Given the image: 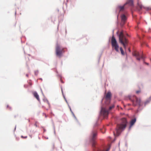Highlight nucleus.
I'll return each instance as SVG.
<instances>
[{
    "label": "nucleus",
    "instance_id": "6ab92c4d",
    "mask_svg": "<svg viewBox=\"0 0 151 151\" xmlns=\"http://www.w3.org/2000/svg\"><path fill=\"white\" fill-rule=\"evenodd\" d=\"M114 107V105H112L111 106H110L109 107V110H111L112 108H113Z\"/></svg>",
    "mask_w": 151,
    "mask_h": 151
},
{
    "label": "nucleus",
    "instance_id": "412c9836",
    "mask_svg": "<svg viewBox=\"0 0 151 151\" xmlns=\"http://www.w3.org/2000/svg\"><path fill=\"white\" fill-rule=\"evenodd\" d=\"M7 108L9 109H11V107H10L9 105H7Z\"/></svg>",
    "mask_w": 151,
    "mask_h": 151
},
{
    "label": "nucleus",
    "instance_id": "4be33fe9",
    "mask_svg": "<svg viewBox=\"0 0 151 151\" xmlns=\"http://www.w3.org/2000/svg\"><path fill=\"white\" fill-rule=\"evenodd\" d=\"M21 137L23 138H27V136L24 137L23 136H21Z\"/></svg>",
    "mask_w": 151,
    "mask_h": 151
},
{
    "label": "nucleus",
    "instance_id": "f03ea898",
    "mask_svg": "<svg viewBox=\"0 0 151 151\" xmlns=\"http://www.w3.org/2000/svg\"><path fill=\"white\" fill-rule=\"evenodd\" d=\"M119 42L123 45L125 49L126 48V46L128 43V40L124 35L123 31H121L119 35Z\"/></svg>",
    "mask_w": 151,
    "mask_h": 151
},
{
    "label": "nucleus",
    "instance_id": "5701e85b",
    "mask_svg": "<svg viewBox=\"0 0 151 151\" xmlns=\"http://www.w3.org/2000/svg\"><path fill=\"white\" fill-rule=\"evenodd\" d=\"M60 81H61V82L62 83H64V82H63V81H62V80L61 79H60Z\"/></svg>",
    "mask_w": 151,
    "mask_h": 151
},
{
    "label": "nucleus",
    "instance_id": "cd10ccee",
    "mask_svg": "<svg viewBox=\"0 0 151 151\" xmlns=\"http://www.w3.org/2000/svg\"><path fill=\"white\" fill-rule=\"evenodd\" d=\"M45 117H46V115L45 114Z\"/></svg>",
    "mask_w": 151,
    "mask_h": 151
},
{
    "label": "nucleus",
    "instance_id": "0eeeda50",
    "mask_svg": "<svg viewBox=\"0 0 151 151\" xmlns=\"http://www.w3.org/2000/svg\"><path fill=\"white\" fill-rule=\"evenodd\" d=\"M133 55L136 57L137 60H139L140 59H143L144 57L142 54H140L137 51H134L133 52Z\"/></svg>",
    "mask_w": 151,
    "mask_h": 151
},
{
    "label": "nucleus",
    "instance_id": "6e6552de",
    "mask_svg": "<svg viewBox=\"0 0 151 151\" xmlns=\"http://www.w3.org/2000/svg\"><path fill=\"white\" fill-rule=\"evenodd\" d=\"M101 111L104 116H107L109 113V111L105 108H102Z\"/></svg>",
    "mask_w": 151,
    "mask_h": 151
},
{
    "label": "nucleus",
    "instance_id": "2eb2a0df",
    "mask_svg": "<svg viewBox=\"0 0 151 151\" xmlns=\"http://www.w3.org/2000/svg\"><path fill=\"white\" fill-rule=\"evenodd\" d=\"M137 6L140 9H141L143 8L142 5L138 1L137 2Z\"/></svg>",
    "mask_w": 151,
    "mask_h": 151
},
{
    "label": "nucleus",
    "instance_id": "c756f323",
    "mask_svg": "<svg viewBox=\"0 0 151 151\" xmlns=\"http://www.w3.org/2000/svg\"><path fill=\"white\" fill-rule=\"evenodd\" d=\"M129 52H130V49H129Z\"/></svg>",
    "mask_w": 151,
    "mask_h": 151
},
{
    "label": "nucleus",
    "instance_id": "9d476101",
    "mask_svg": "<svg viewBox=\"0 0 151 151\" xmlns=\"http://www.w3.org/2000/svg\"><path fill=\"white\" fill-rule=\"evenodd\" d=\"M136 121V119L134 118L133 119H132L130 122V125L129 127V129H130L132 127Z\"/></svg>",
    "mask_w": 151,
    "mask_h": 151
},
{
    "label": "nucleus",
    "instance_id": "393cba45",
    "mask_svg": "<svg viewBox=\"0 0 151 151\" xmlns=\"http://www.w3.org/2000/svg\"><path fill=\"white\" fill-rule=\"evenodd\" d=\"M146 63L147 65H148L149 64V63Z\"/></svg>",
    "mask_w": 151,
    "mask_h": 151
},
{
    "label": "nucleus",
    "instance_id": "a211bd4d",
    "mask_svg": "<svg viewBox=\"0 0 151 151\" xmlns=\"http://www.w3.org/2000/svg\"><path fill=\"white\" fill-rule=\"evenodd\" d=\"M61 90L62 92L63 95V97L64 98V99H65L66 102H67V100H66V98H65V96L63 94V89H62V88H61Z\"/></svg>",
    "mask_w": 151,
    "mask_h": 151
},
{
    "label": "nucleus",
    "instance_id": "a878e982",
    "mask_svg": "<svg viewBox=\"0 0 151 151\" xmlns=\"http://www.w3.org/2000/svg\"><path fill=\"white\" fill-rule=\"evenodd\" d=\"M29 84H30V85H32V84L31 83H29Z\"/></svg>",
    "mask_w": 151,
    "mask_h": 151
},
{
    "label": "nucleus",
    "instance_id": "ddd939ff",
    "mask_svg": "<svg viewBox=\"0 0 151 151\" xmlns=\"http://www.w3.org/2000/svg\"><path fill=\"white\" fill-rule=\"evenodd\" d=\"M126 4H128L130 6H132L133 4L132 0H128Z\"/></svg>",
    "mask_w": 151,
    "mask_h": 151
},
{
    "label": "nucleus",
    "instance_id": "f8f14e48",
    "mask_svg": "<svg viewBox=\"0 0 151 151\" xmlns=\"http://www.w3.org/2000/svg\"><path fill=\"white\" fill-rule=\"evenodd\" d=\"M111 93L110 92H108L106 95V98L107 99H110L111 96Z\"/></svg>",
    "mask_w": 151,
    "mask_h": 151
},
{
    "label": "nucleus",
    "instance_id": "bb28decb",
    "mask_svg": "<svg viewBox=\"0 0 151 151\" xmlns=\"http://www.w3.org/2000/svg\"><path fill=\"white\" fill-rule=\"evenodd\" d=\"M101 132H102L103 133H104L105 132H103L102 131H101Z\"/></svg>",
    "mask_w": 151,
    "mask_h": 151
},
{
    "label": "nucleus",
    "instance_id": "dca6fc26",
    "mask_svg": "<svg viewBox=\"0 0 151 151\" xmlns=\"http://www.w3.org/2000/svg\"><path fill=\"white\" fill-rule=\"evenodd\" d=\"M120 49L122 54L123 55H124V52L123 50V49L122 47H121Z\"/></svg>",
    "mask_w": 151,
    "mask_h": 151
},
{
    "label": "nucleus",
    "instance_id": "aec40b11",
    "mask_svg": "<svg viewBox=\"0 0 151 151\" xmlns=\"http://www.w3.org/2000/svg\"><path fill=\"white\" fill-rule=\"evenodd\" d=\"M140 91H141L140 90H139V91H136V93L138 94L140 92Z\"/></svg>",
    "mask_w": 151,
    "mask_h": 151
},
{
    "label": "nucleus",
    "instance_id": "f257e3e1",
    "mask_svg": "<svg viewBox=\"0 0 151 151\" xmlns=\"http://www.w3.org/2000/svg\"><path fill=\"white\" fill-rule=\"evenodd\" d=\"M127 123L125 118H124L121 119V122L120 124L117 125V128L116 130L117 136H118L121 132L124 129Z\"/></svg>",
    "mask_w": 151,
    "mask_h": 151
},
{
    "label": "nucleus",
    "instance_id": "20e7f679",
    "mask_svg": "<svg viewBox=\"0 0 151 151\" xmlns=\"http://www.w3.org/2000/svg\"><path fill=\"white\" fill-rule=\"evenodd\" d=\"M111 44L113 48L117 52H119V46L115 38L113 36L111 40Z\"/></svg>",
    "mask_w": 151,
    "mask_h": 151
},
{
    "label": "nucleus",
    "instance_id": "c85d7f7f",
    "mask_svg": "<svg viewBox=\"0 0 151 151\" xmlns=\"http://www.w3.org/2000/svg\"><path fill=\"white\" fill-rule=\"evenodd\" d=\"M70 111H71V108L70 107Z\"/></svg>",
    "mask_w": 151,
    "mask_h": 151
},
{
    "label": "nucleus",
    "instance_id": "9b49d317",
    "mask_svg": "<svg viewBox=\"0 0 151 151\" xmlns=\"http://www.w3.org/2000/svg\"><path fill=\"white\" fill-rule=\"evenodd\" d=\"M33 95L34 97L39 101H40V99L39 97V96L36 92H34L33 93Z\"/></svg>",
    "mask_w": 151,
    "mask_h": 151
},
{
    "label": "nucleus",
    "instance_id": "f3484780",
    "mask_svg": "<svg viewBox=\"0 0 151 151\" xmlns=\"http://www.w3.org/2000/svg\"><path fill=\"white\" fill-rule=\"evenodd\" d=\"M46 103L47 105V106L48 108H50V104H49V101H48L47 100L46 101Z\"/></svg>",
    "mask_w": 151,
    "mask_h": 151
},
{
    "label": "nucleus",
    "instance_id": "4468645a",
    "mask_svg": "<svg viewBox=\"0 0 151 151\" xmlns=\"http://www.w3.org/2000/svg\"><path fill=\"white\" fill-rule=\"evenodd\" d=\"M117 8L119 9L120 12L123 11L124 9V6H119Z\"/></svg>",
    "mask_w": 151,
    "mask_h": 151
},
{
    "label": "nucleus",
    "instance_id": "7ed1b4c3",
    "mask_svg": "<svg viewBox=\"0 0 151 151\" xmlns=\"http://www.w3.org/2000/svg\"><path fill=\"white\" fill-rule=\"evenodd\" d=\"M64 48H62L60 46L57 44L55 48L56 53L57 56L60 57L62 56V54L64 52Z\"/></svg>",
    "mask_w": 151,
    "mask_h": 151
},
{
    "label": "nucleus",
    "instance_id": "1a4fd4ad",
    "mask_svg": "<svg viewBox=\"0 0 151 151\" xmlns=\"http://www.w3.org/2000/svg\"><path fill=\"white\" fill-rule=\"evenodd\" d=\"M121 21H122L121 25H123L124 24V23L127 20V18H126V16L125 15H124V14H122L121 15Z\"/></svg>",
    "mask_w": 151,
    "mask_h": 151
},
{
    "label": "nucleus",
    "instance_id": "423d86ee",
    "mask_svg": "<svg viewBox=\"0 0 151 151\" xmlns=\"http://www.w3.org/2000/svg\"><path fill=\"white\" fill-rule=\"evenodd\" d=\"M97 136V131L95 130L93 131L92 132V135L91 136V139L92 142V146L93 147H95L96 142L95 140L96 139Z\"/></svg>",
    "mask_w": 151,
    "mask_h": 151
},
{
    "label": "nucleus",
    "instance_id": "7c9ffc66",
    "mask_svg": "<svg viewBox=\"0 0 151 151\" xmlns=\"http://www.w3.org/2000/svg\"><path fill=\"white\" fill-rule=\"evenodd\" d=\"M127 36H129V35H128L127 34Z\"/></svg>",
    "mask_w": 151,
    "mask_h": 151
},
{
    "label": "nucleus",
    "instance_id": "39448f33",
    "mask_svg": "<svg viewBox=\"0 0 151 151\" xmlns=\"http://www.w3.org/2000/svg\"><path fill=\"white\" fill-rule=\"evenodd\" d=\"M133 99H132L131 97L129 98V99L132 101L134 105H138L139 106H140V99H138L135 96H133Z\"/></svg>",
    "mask_w": 151,
    "mask_h": 151
},
{
    "label": "nucleus",
    "instance_id": "b1692460",
    "mask_svg": "<svg viewBox=\"0 0 151 151\" xmlns=\"http://www.w3.org/2000/svg\"><path fill=\"white\" fill-rule=\"evenodd\" d=\"M26 75L27 77H28V74H26Z\"/></svg>",
    "mask_w": 151,
    "mask_h": 151
}]
</instances>
